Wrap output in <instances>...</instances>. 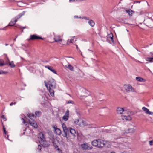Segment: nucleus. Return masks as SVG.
<instances>
[{
	"label": "nucleus",
	"instance_id": "f257e3e1",
	"mask_svg": "<svg viewBox=\"0 0 153 153\" xmlns=\"http://www.w3.org/2000/svg\"><path fill=\"white\" fill-rule=\"evenodd\" d=\"M62 127L64 133L62 134V136L64 137H66L68 139L69 137L68 136V134H69V132L71 134V137H73V138H75L76 136H78L79 134L77 132L76 133L75 130L71 128H68L66 125L64 123H63L62 125Z\"/></svg>",
	"mask_w": 153,
	"mask_h": 153
},
{
	"label": "nucleus",
	"instance_id": "f03ea898",
	"mask_svg": "<svg viewBox=\"0 0 153 153\" xmlns=\"http://www.w3.org/2000/svg\"><path fill=\"white\" fill-rule=\"evenodd\" d=\"M39 136L40 137V139L39 140V142L41 143L43 142V145L42 146H43L45 147H47L48 145L45 143L47 142L45 141V139L43 134L42 133H40L39 134Z\"/></svg>",
	"mask_w": 153,
	"mask_h": 153
},
{
	"label": "nucleus",
	"instance_id": "7ed1b4c3",
	"mask_svg": "<svg viewBox=\"0 0 153 153\" xmlns=\"http://www.w3.org/2000/svg\"><path fill=\"white\" fill-rule=\"evenodd\" d=\"M143 22L148 27H153V20L151 18H149L145 19Z\"/></svg>",
	"mask_w": 153,
	"mask_h": 153
},
{
	"label": "nucleus",
	"instance_id": "20e7f679",
	"mask_svg": "<svg viewBox=\"0 0 153 153\" xmlns=\"http://www.w3.org/2000/svg\"><path fill=\"white\" fill-rule=\"evenodd\" d=\"M81 147L82 150H91L93 147L88 143L82 144L81 145Z\"/></svg>",
	"mask_w": 153,
	"mask_h": 153
},
{
	"label": "nucleus",
	"instance_id": "39448f33",
	"mask_svg": "<svg viewBox=\"0 0 153 153\" xmlns=\"http://www.w3.org/2000/svg\"><path fill=\"white\" fill-rule=\"evenodd\" d=\"M48 84L49 85V86L51 87L52 88H55L56 82L55 80L53 78L50 79L48 82Z\"/></svg>",
	"mask_w": 153,
	"mask_h": 153
},
{
	"label": "nucleus",
	"instance_id": "423d86ee",
	"mask_svg": "<svg viewBox=\"0 0 153 153\" xmlns=\"http://www.w3.org/2000/svg\"><path fill=\"white\" fill-rule=\"evenodd\" d=\"M36 39H42L43 40L44 39L42 38L41 37L39 36L33 34L32 35L30 36V38L28 39L29 40H35Z\"/></svg>",
	"mask_w": 153,
	"mask_h": 153
},
{
	"label": "nucleus",
	"instance_id": "0eeeda50",
	"mask_svg": "<svg viewBox=\"0 0 153 153\" xmlns=\"http://www.w3.org/2000/svg\"><path fill=\"white\" fill-rule=\"evenodd\" d=\"M124 88L127 92L134 91V88L130 85H124Z\"/></svg>",
	"mask_w": 153,
	"mask_h": 153
},
{
	"label": "nucleus",
	"instance_id": "6e6552de",
	"mask_svg": "<svg viewBox=\"0 0 153 153\" xmlns=\"http://www.w3.org/2000/svg\"><path fill=\"white\" fill-rule=\"evenodd\" d=\"M98 148H101L104 147L105 145L104 140L98 139Z\"/></svg>",
	"mask_w": 153,
	"mask_h": 153
},
{
	"label": "nucleus",
	"instance_id": "1a4fd4ad",
	"mask_svg": "<svg viewBox=\"0 0 153 153\" xmlns=\"http://www.w3.org/2000/svg\"><path fill=\"white\" fill-rule=\"evenodd\" d=\"M69 111L68 110H67L66 111L65 115L63 116L62 117L63 119L64 120L66 121L68 120L69 118Z\"/></svg>",
	"mask_w": 153,
	"mask_h": 153
},
{
	"label": "nucleus",
	"instance_id": "9d476101",
	"mask_svg": "<svg viewBox=\"0 0 153 153\" xmlns=\"http://www.w3.org/2000/svg\"><path fill=\"white\" fill-rule=\"evenodd\" d=\"M28 121L30 125L35 128H37L38 127V125L34 120H33L32 122H31L30 120H28Z\"/></svg>",
	"mask_w": 153,
	"mask_h": 153
},
{
	"label": "nucleus",
	"instance_id": "9b49d317",
	"mask_svg": "<svg viewBox=\"0 0 153 153\" xmlns=\"http://www.w3.org/2000/svg\"><path fill=\"white\" fill-rule=\"evenodd\" d=\"M98 139L94 140L91 142L92 145L98 148Z\"/></svg>",
	"mask_w": 153,
	"mask_h": 153
},
{
	"label": "nucleus",
	"instance_id": "f8f14e48",
	"mask_svg": "<svg viewBox=\"0 0 153 153\" xmlns=\"http://www.w3.org/2000/svg\"><path fill=\"white\" fill-rule=\"evenodd\" d=\"M45 68H48L49 70L52 72L53 73L57 74L56 71L53 68V67L48 65H46L45 66Z\"/></svg>",
	"mask_w": 153,
	"mask_h": 153
},
{
	"label": "nucleus",
	"instance_id": "ddd939ff",
	"mask_svg": "<svg viewBox=\"0 0 153 153\" xmlns=\"http://www.w3.org/2000/svg\"><path fill=\"white\" fill-rule=\"evenodd\" d=\"M116 111L117 114H122L124 110L123 108L118 107L117 108Z\"/></svg>",
	"mask_w": 153,
	"mask_h": 153
},
{
	"label": "nucleus",
	"instance_id": "4468645a",
	"mask_svg": "<svg viewBox=\"0 0 153 153\" xmlns=\"http://www.w3.org/2000/svg\"><path fill=\"white\" fill-rule=\"evenodd\" d=\"M79 125L80 127L85 126H86V123L85 121L81 120V121L79 123Z\"/></svg>",
	"mask_w": 153,
	"mask_h": 153
},
{
	"label": "nucleus",
	"instance_id": "2eb2a0df",
	"mask_svg": "<svg viewBox=\"0 0 153 153\" xmlns=\"http://www.w3.org/2000/svg\"><path fill=\"white\" fill-rule=\"evenodd\" d=\"M126 12L130 16H132V14L134 13V11H133L131 9L126 10Z\"/></svg>",
	"mask_w": 153,
	"mask_h": 153
},
{
	"label": "nucleus",
	"instance_id": "dca6fc26",
	"mask_svg": "<svg viewBox=\"0 0 153 153\" xmlns=\"http://www.w3.org/2000/svg\"><path fill=\"white\" fill-rule=\"evenodd\" d=\"M53 88H52L50 86L49 87L48 90L50 92L51 95L52 96H54V91L53 89Z\"/></svg>",
	"mask_w": 153,
	"mask_h": 153
},
{
	"label": "nucleus",
	"instance_id": "f3484780",
	"mask_svg": "<svg viewBox=\"0 0 153 153\" xmlns=\"http://www.w3.org/2000/svg\"><path fill=\"white\" fill-rule=\"evenodd\" d=\"M55 132L56 134L58 136L62 134L61 130L59 128L56 129V130L55 131Z\"/></svg>",
	"mask_w": 153,
	"mask_h": 153
},
{
	"label": "nucleus",
	"instance_id": "a211bd4d",
	"mask_svg": "<svg viewBox=\"0 0 153 153\" xmlns=\"http://www.w3.org/2000/svg\"><path fill=\"white\" fill-rule=\"evenodd\" d=\"M142 109L143 111L145 112L146 114L149 115L150 114H151V112L150 111L149 109L146 108V107H143L142 108Z\"/></svg>",
	"mask_w": 153,
	"mask_h": 153
},
{
	"label": "nucleus",
	"instance_id": "6ab92c4d",
	"mask_svg": "<svg viewBox=\"0 0 153 153\" xmlns=\"http://www.w3.org/2000/svg\"><path fill=\"white\" fill-rule=\"evenodd\" d=\"M122 119L123 120H129L131 119V118L130 116H124L122 117Z\"/></svg>",
	"mask_w": 153,
	"mask_h": 153
},
{
	"label": "nucleus",
	"instance_id": "aec40b11",
	"mask_svg": "<svg viewBox=\"0 0 153 153\" xmlns=\"http://www.w3.org/2000/svg\"><path fill=\"white\" fill-rule=\"evenodd\" d=\"M55 41L56 42H60L62 41V39L60 38L59 36H56L54 38Z\"/></svg>",
	"mask_w": 153,
	"mask_h": 153
},
{
	"label": "nucleus",
	"instance_id": "412c9836",
	"mask_svg": "<svg viewBox=\"0 0 153 153\" xmlns=\"http://www.w3.org/2000/svg\"><path fill=\"white\" fill-rule=\"evenodd\" d=\"M108 39H111V41L112 42H114V40H113V35L112 33H111L109 34L108 35V37H107Z\"/></svg>",
	"mask_w": 153,
	"mask_h": 153
},
{
	"label": "nucleus",
	"instance_id": "4be33fe9",
	"mask_svg": "<svg viewBox=\"0 0 153 153\" xmlns=\"http://www.w3.org/2000/svg\"><path fill=\"white\" fill-rule=\"evenodd\" d=\"M2 125H3V123H2ZM3 130L4 131V134H5L6 135H7V137H6V136H5V137L6 138L8 139V134H7V132L6 131V130L4 126L3 125Z\"/></svg>",
	"mask_w": 153,
	"mask_h": 153
},
{
	"label": "nucleus",
	"instance_id": "5701e85b",
	"mask_svg": "<svg viewBox=\"0 0 153 153\" xmlns=\"http://www.w3.org/2000/svg\"><path fill=\"white\" fill-rule=\"evenodd\" d=\"M88 23L92 27H94V25L95 23L94 22V21L92 20H90L88 21Z\"/></svg>",
	"mask_w": 153,
	"mask_h": 153
},
{
	"label": "nucleus",
	"instance_id": "b1692460",
	"mask_svg": "<svg viewBox=\"0 0 153 153\" xmlns=\"http://www.w3.org/2000/svg\"><path fill=\"white\" fill-rule=\"evenodd\" d=\"M136 79L140 82H142L144 81V79L140 77H136Z\"/></svg>",
	"mask_w": 153,
	"mask_h": 153
},
{
	"label": "nucleus",
	"instance_id": "393cba45",
	"mask_svg": "<svg viewBox=\"0 0 153 153\" xmlns=\"http://www.w3.org/2000/svg\"><path fill=\"white\" fill-rule=\"evenodd\" d=\"M135 131V129L134 128H129L128 130V131L126 132V133H132L134 132Z\"/></svg>",
	"mask_w": 153,
	"mask_h": 153
},
{
	"label": "nucleus",
	"instance_id": "a878e982",
	"mask_svg": "<svg viewBox=\"0 0 153 153\" xmlns=\"http://www.w3.org/2000/svg\"><path fill=\"white\" fill-rule=\"evenodd\" d=\"M9 65L12 68H14L15 67V65L13 63V61H11V62H10L9 61Z\"/></svg>",
	"mask_w": 153,
	"mask_h": 153
},
{
	"label": "nucleus",
	"instance_id": "bb28decb",
	"mask_svg": "<svg viewBox=\"0 0 153 153\" xmlns=\"http://www.w3.org/2000/svg\"><path fill=\"white\" fill-rule=\"evenodd\" d=\"M27 115L28 117L31 119H32L34 118V116L33 114H28Z\"/></svg>",
	"mask_w": 153,
	"mask_h": 153
},
{
	"label": "nucleus",
	"instance_id": "cd10ccee",
	"mask_svg": "<svg viewBox=\"0 0 153 153\" xmlns=\"http://www.w3.org/2000/svg\"><path fill=\"white\" fill-rule=\"evenodd\" d=\"M146 60L150 62H153V58L147 57L146 58Z\"/></svg>",
	"mask_w": 153,
	"mask_h": 153
},
{
	"label": "nucleus",
	"instance_id": "c85d7f7f",
	"mask_svg": "<svg viewBox=\"0 0 153 153\" xmlns=\"http://www.w3.org/2000/svg\"><path fill=\"white\" fill-rule=\"evenodd\" d=\"M41 112L39 111H36L35 113V114L37 116H39L41 115Z\"/></svg>",
	"mask_w": 153,
	"mask_h": 153
},
{
	"label": "nucleus",
	"instance_id": "c756f323",
	"mask_svg": "<svg viewBox=\"0 0 153 153\" xmlns=\"http://www.w3.org/2000/svg\"><path fill=\"white\" fill-rule=\"evenodd\" d=\"M15 23H14V22L13 20V19H12V20L9 23L8 25L9 26H13L14 25H15Z\"/></svg>",
	"mask_w": 153,
	"mask_h": 153
},
{
	"label": "nucleus",
	"instance_id": "7c9ffc66",
	"mask_svg": "<svg viewBox=\"0 0 153 153\" xmlns=\"http://www.w3.org/2000/svg\"><path fill=\"white\" fill-rule=\"evenodd\" d=\"M66 67L68 68L71 71H73L74 69V68L71 65H69L68 66V67L66 66Z\"/></svg>",
	"mask_w": 153,
	"mask_h": 153
},
{
	"label": "nucleus",
	"instance_id": "2f4dec72",
	"mask_svg": "<svg viewBox=\"0 0 153 153\" xmlns=\"http://www.w3.org/2000/svg\"><path fill=\"white\" fill-rule=\"evenodd\" d=\"M7 73V72H6L3 70H0V74H6Z\"/></svg>",
	"mask_w": 153,
	"mask_h": 153
},
{
	"label": "nucleus",
	"instance_id": "473e14b6",
	"mask_svg": "<svg viewBox=\"0 0 153 153\" xmlns=\"http://www.w3.org/2000/svg\"><path fill=\"white\" fill-rule=\"evenodd\" d=\"M73 40V39H70L68 40L67 42V44H69L70 43H72Z\"/></svg>",
	"mask_w": 153,
	"mask_h": 153
},
{
	"label": "nucleus",
	"instance_id": "72a5a7b5",
	"mask_svg": "<svg viewBox=\"0 0 153 153\" xmlns=\"http://www.w3.org/2000/svg\"><path fill=\"white\" fill-rule=\"evenodd\" d=\"M138 14L139 15H141L145 13H146L145 11H141L139 12H138Z\"/></svg>",
	"mask_w": 153,
	"mask_h": 153
},
{
	"label": "nucleus",
	"instance_id": "f704fd0d",
	"mask_svg": "<svg viewBox=\"0 0 153 153\" xmlns=\"http://www.w3.org/2000/svg\"><path fill=\"white\" fill-rule=\"evenodd\" d=\"M79 121H80L78 119H76L74 121V123L76 125H79V124L78 123L79 122Z\"/></svg>",
	"mask_w": 153,
	"mask_h": 153
},
{
	"label": "nucleus",
	"instance_id": "c9c22d12",
	"mask_svg": "<svg viewBox=\"0 0 153 153\" xmlns=\"http://www.w3.org/2000/svg\"><path fill=\"white\" fill-rule=\"evenodd\" d=\"M52 143L53 144V146L55 147V148H56L58 147V146L56 144V143H55L54 141L52 142Z\"/></svg>",
	"mask_w": 153,
	"mask_h": 153
},
{
	"label": "nucleus",
	"instance_id": "e433bc0d",
	"mask_svg": "<svg viewBox=\"0 0 153 153\" xmlns=\"http://www.w3.org/2000/svg\"><path fill=\"white\" fill-rule=\"evenodd\" d=\"M22 120L23 121V124H25V125L26 126L27 124L28 123L27 122H26L25 121V119L23 118H22Z\"/></svg>",
	"mask_w": 153,
	"mask_h": 153
},
{
	"label": "nucleus",
	"instance_id": "4c0bfd02",
	"mask_svg": "<svg viewBox=\"0 0 153 153\" xmlns=\"http://www.w3.org/2000/svg\"><path fill=\"white\" fill-rule=\"evenodd\" d=\"M149 144L150 146H152L153 145V140H150L149 141Z\"/></svg>",
	"mask_w": 153,
	"mask_h": 153
},
{
	"label": "nucleus",
	"instance_id": "58836bf2",
	"mask_svg": "<svg viewBox=\"0 0 153 153\" xmlns=\"http://www.w3.org/2000/svg\"><path fill=\"white\" fill-rule=\"evenodd\" d=\"M75 45L76 46V48L77 50H78L79 51V52L81 53V54L82 56V53L81 52L80 50V49H79V48L78 47V45L76 44Z\"/></svg>",
	"mask_w": 153,
	"mask_h": 153
},
{
	"label": "nucleus",
	"instance_id": "ea45409f",
	"mask_svg": "<svg viewBox=\"0 0 153 153\" xmlns=\"http://www.w3.org/2000/svg\"><path fill=\"white\" fill-rule=\"evenodd\" d=\"M22 16V14L20 13L19 14V15H18L16 17L17 18V19H18L20 18Z\"/></svg>",
	"mask_w": 153,
	"mask_h": 153
},
{
	"label": "nucleus",
	"instance_id": "a19ab883",
	"mask_svg": "<svg viewBox=\"0 0 153 153\" xmlns=\"http://www.w3.org/2000/svg\"><path fill=\"white\" fill-rule=\"evenodd\" d=\"M82 19H84L86 20H89V18L86 17H85V16L83 17L82 18Z\"/></svg>",
	"mask_w": 153,
	"mask_h": 153
},
{
	"label": "nucleus",
	"instance_id": "79ce46f5",
	"mask_svg": "<svg viewBox=\"0 0 153 153\" xmlns=\"http://www.w3.org/2000/svg\"><path fill=\"white\" fill-rule=\"evenodd\" d=\"M67 104H70V103L73 104L74 103V102L73 101L69 100L67 102Z\"/></svg>",
	"mask_w": 153,
	"mask_h": 153
},
{
	"label": "nucleus",
	"instance_id": "37998d69",
	"mask_svg": "<svg viewBox=\"0 0 153 153\" xmlns=\"http://www.w3.org/2000/svg\"><path fill=\"white\" fill-rule=\"evenodd\" d=\"M15 19H13V21L14 23H16V22L17 21L18 19H17L16 17H15Z\"/></svg>",
	"mask_w": 153,
	"mask_h": 153
},
{
	"label": "nucleus",
	"instance_id": "c03bdc74",
	"mask_svg": "<svg viewBox=\"0 0 153 153\" xmlns=\"http://www.w3.org/2000/svg\"><path fill=\"white\" fill-rule=\"evenodd\" d=\"M41 146L40 145H38V149L39 150V151H40L41 150Z\"/></svg>",
	"mask_w": 153,
	"mask_h": 153
},
{
	"label": "nucleus",
	"instance_id": "a18cd8bd",
	"mask_svg": "<svg viewBox=\"0 0 153 153\" xmlns=\"http://www.w3.org/2000/svg\"><path fill=\"white\" fill-rule=\"evenodd\" d=\"M57 127V126L56 125H55L54 126H53V128L54 129V131H55L56 130V128H58L56 127Z\"/></svg>",
	"mask_w": 153,
	"mask_h": 153
},
{
	"label": "nucleus",
	"instance_id": "49530a36",
	"mask_svg": "<svg viewBox=\"0 0 153 153\" xmlns=\"http://www.w3.org/2000/svg\"><path fill=\"white\" fill-rule=\"evenodd\" d=\"M1 61L0 62V66H3L5 65V64L3 62H2Z\"/></svg>",
	"mask_w": 153,
	"mask_h": 153
},
{
	"label": "nucleus",
	"instance_id": "de8ad7c7",
	"mask_svg": "<svg viewBox=\"0 0 153 153\" xmlns=\"http://www.w3.org/2000/svg\"><path fill=\"white\" fill-rule=\"evenodd\" d=\"M141 2V1H134V3H140Z\"/></svg>",
	"mask_w": 153,
	"mask_h": 153
},
{
	"label": "nucleus",
	"instance_id": "09e8293b",
	"mask_svg": "<svg viewBox=\"0 0 153 153\" xmlns=\"http://www.w3.org/2000/svg\"><path fill=\"white\" fill-rule=\"evenodd\" d=\"M18 28H22L23 29H24L26 28V27L25 26L24 27H22L21 26H19V27H18Z\"/></svg>",
	"mask_w": 153,
	"mask_h": 153
},
{
	"label": "nucleus",
	"instance_id": "8fccbe9b",
	"mask_svg": "<svg viewBox=\"0 0 153 153\" xmlns=\"http://www.w3.org/2000/svg\"><path fill=\"white\" fill-rule=\"evenodd\" d=\"M44 83H45V86L47 88H48V85H47V83L46 82V81H45Z\"/></svg>",
	"mask_w": 153,
	"mask_h": 153
},
{
	"label": "nucleus",
	"instance_id": "3c124183",
	"mask_svg": "<svg viewBox=\"0 0 153 153\" xmlns=\"http://www.w3.org/2000/svg\"><path fill=\"white\" fill-rule=\"evenodd\" d=\"M16 104V102H14V103L12 102V103H10V106H12V105H13V104H14V105H15V104Z\"/></svg>",
	"mask_w": 153,
	"mask_h": 153
},
{
	"label": "nucleus",
	"instance_id": "603ef678",
	"mask_svg": "<svg viewBox=\"0 0 153 153\" xmlns=\"http://www.w3.org/2000/svg\"><path fill=\"white\" fill-rule=\"evenodd\" d=\"M26 128L25 129H24V132L22 134V135H24L25 134V131L26 130Z\"/></svg>",
	"mask_w": 153,
	"mask_h": 153
},
{
	"label": "nucleus",
	"instance_id": "864d4df0",
	"mask_svg": "<svg viewBox=\"0 0 153 153\" xmlns=\"http://www.w3.org/2000/svg\"><path fill=\"white\" fill-rule=\"evenodd\" d=\"M75 1V0H69V1L70 2H71V1Z\"/></svg>",
	"mask_w": 153,
	"mask_h": 153
},
{
	"label": "nucleus",
	"instance_id": "5fc2aeb1",
	"mask_svg": "<svg viewBox=\"0 0 153 153\" xmlns=\"http://www.w3.org/2000/svg\"><path fill=\"white\" fill-rule=\"evenodd\" d=\"M1 118L4 119H5V117H4V115H3L1 116Z\"/></svg>",
	"mask_w": 153,
	"mask_h": 153
},
{
	"label": "nucleus",
	"instance_id": "6e6d98bb",
	"mask_svg": "<svg viewBox=\"0 0 153 153\" xmlns=\"http://www.w3.org/2000/svg\"><path fill=\"white\" fill-rule=\"evenodd\" d=\"M150 115H153V112H151V114H150Z\"/></svg>",
	"mask_w": 153,
	"mask_h": 153
},
{
	"label": "nucleus",
	"instance_id": "4d7b16f0",
	"mask_svg": "<svg viewBox=\"0 0 153 153\" xmlns=\"http://www.w3.org/2000/svg\"><path fill=\"white\" fill-rule=\"evenodd\" d=\"M74 18H78V16H74Z\"/></svg>",
	"mask_w": 153,
	"mask_h": 153
},
{
	"label": "nucleus",
	"instance_id": "13d9d810",
	"mask_svg": "<svg viewBox=\"0 0 153 153\" xmlns=\"http://www.w3.org/2000/svg\"><path fill=\"white\" fill-rule=\"evenodd\" d=\"M60 149L59 148H57V150H58V151H59L60 150Z\"/></svg>",
	"mask_w": 153,
	"mask_h": 153
},
{
	"label": "nucleus",
	"instance_id": "bf43d9fd",
	"mask_svg": "<svg viewBox=\"0 0 153 153\" xmlns=\"http://www.w3.org/2000/svg\"><path fill=\"white\" fill-rule=\"evenodd\" d=\"M16 38H15V39H14V41H16Z\"/></svg>",
	"mask_w": 153,
	"mask_h": 153
},
{
	"label": "nucleus",
	"instance_id": "052dcab7",
	"mask_svg": "<svg viewBox=\"0 0 153 153\" xmlns=\"http://www.w3.org/2000/svg\"><path fill=\"white\" fill-rule=\"evenodd\" d=\"M146 2L147 3V4L149 6V4H148V2L147 1Z\"/></svg>",
	"mask_w": 153,
	"mask_h": 153
},
{
	"label": "nucleus",
	"instance_id": "680f3d73",
	"mask_svg": "<svg viewBox=\"0 0 153 153\" xmlns=\"http://www.w3.org/2000/svg\"><path fill=\"white\" fill-rule=\"evenodd\" d=\"M79 1V0H75V1Z\"/></svg>",
	"mask_w": 153,
	"mask_h": 153
},
{
	"label": "nucleus",
	"instance_id": "e2e57ef3",
	"mask_svg": "<svg viewBox=\"0 0 153 153\" xmlns=\"http://www.w3.org/2000/svg\"><path fill=\"white\" fill-rule=\"evenodd\" d=\"M111 153H115V152H111Z\"/></svg>",
	"mask_w": 153,
	"mask_h": 153
},
{
	"label": "nucleus",
	"instance_id": "0e129e2a",
	"mask_svg": "<svg viewBox=\"0 0 153 153\" xmlns=\"http://www.w3.org/2000/svg\"><path fill=\"white\" fill-rule=\"evenodd\" d=\"M5 45H6V46H7V45H8L7 44H6Z\"/></svg>",
	"mask_w": 153,
	"mask_h": 153
},
{
	"label": "nucleus",
	"instance_id": "69168bd1",
	"mask_svg": "<svg viewBox=\"0 0 153 153\" xmlns=\"http://www.w3.org/2000/svg\"><path fill=\"white\" fill-rule=\"evenodd\" d=\"M108 131H107V132H109V130H107Z\"/></svg>",
	"mask_w": 153,
	"mask_h": 153
},
{
	"label": "nucleus",
	"instance_id": "338daca9",
	"mask_svg": "<svg viewBox=\"0 0 153 153\" xmlns=\"http://www.w3.org/2000/svg\"><path fill=\"white\" fill-rule=\"evenodd\" d=\"M17 37H18V36H16V38H17Z\"/></svg>",
	"mask_w": 153,
	"mask_h": 153
},
{
	"label": "nucleus",
	"instance_id": "774afa93",
	"mask_svg": "<svg viewBox=\"0 0 153 153\" xmlns=\"http://www.w3.org/2000/svg\"><path fill=\"white\" fill-rule=\"evenodd\" d=\"M24 86H26V84H25L24 85Z\"/></svg>",
	"mask_w": 153,
	"mask_h": 153
}]
</instances>
